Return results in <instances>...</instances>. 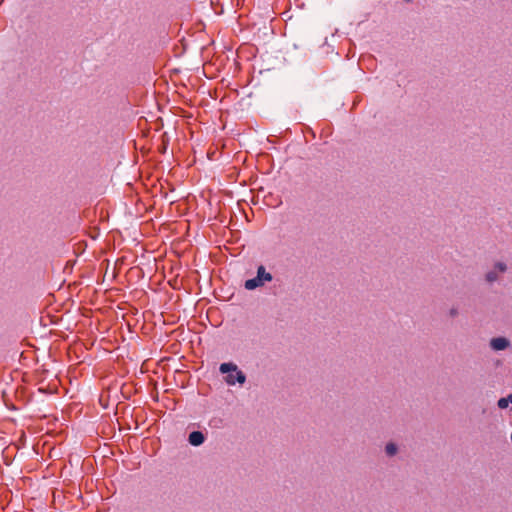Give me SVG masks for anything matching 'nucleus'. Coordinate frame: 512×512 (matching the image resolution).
I'll return each mask as SVG.
<instances>
[{
  "mask_svg": "<svg viewBox=\"0 0 512 512\" xmlns=\"http://www.w3.org/2000/svg\"><path fill=\"white\" fill-rule=\"evenodd\" d=\"M459 315V310L457 307L453 306L449 309V316L451 318H456Z\"/></svg>",
  "mask_w": 512,
  "mask_h": 512,
  "instance_id": "obj_8",
  "label": "nucleus"
},
{
  "mask_svg": "<svg viewBox=\"0 0 512 512\" xmlns=\"http://www.w3.org/2000/svg\"><path fill=\"white\" fill-rule=\"evenodd\" d=\"M219 371L221 374H227L224 381L229 386H234L236 383L243 385L246 382V375L233 362L220 364Z\"/></svg>",
  "mask_w": 512,
  "mask_h": 512,
  "instance_id": "obj_1",
  "label": "nucleus"
},
{
  "mask_svg": "<svg viewBox=\"0 0 512 512\" xmlns=\"http://www.w3.org/2000/svg\"><path fill=\"white\" fill-rule=\"evenodd\" d=\"M497 405L500 409H506L509 406V401L507 397L500 398L497 402Z\"/></svg>",
  "mask_w": 512,
  "mask_h": 512,
  "instance_id": "obj_7",
  "label": "nucleus"
},
{
  "mask_svg": "<svg viewBox=\"0 0 512 512\" xmlns=\"http://www.w3.org/2000/svg\"><path fill=\"white\" fill-rule=\"evenodd\" d=\"M507 271V265L504 262H496L494 264L493 270L488 271L485 274V280L492 284L496 281H498L499 276L498 273H505Z\"/></svg>",
  "mask_w": 512,
  "mask_h": 512,
  "instance_id": "obj_3",
  "label": "nucleus"
},
{
  "mask_svg": "<svg viewBox=\"0 0 512 512\" xmlns=\"http://www.w3.org/2000/svg\"><path fill=\"white\" fill-rule=\"evenodd\" d=\"M273 276L271 273L267 272L263 265H260L257 268V275L252 279H248L245 281L244 287L247 290H254L258 287H261L265 284V282L272 281Z\"/></svg>",
  "mask_w": 512,
  "mask_h": 512,
  "instance_id": "obj_2",
  "label": "nucleus"
},
{
  "mask_svg": "<svg viewBox=\"0 0 512 512\" xmlns=\"http://www.w3.org/2000/svg\"><path fill=\"white\" fill-rule=\"evenodd\" d=\"M507 400L509 401V403H512V393L507 396Z\"/></svg>",
  "mask_w": 512,
  "mask_h": 512,
  "instance_id": "obj_9",
  "label": "nucleus"
},
{
  "mask_svg": "<svg viewBox=\"0 0 512 512\" xmlns=\"http://www.w3.org/2000/svg\"><path fill=\"white\" fill-rule=\"evenodd\" d=\"M510 345L511 343L506 337H494L489 342V346L493 351L505 350L509 348Z\"/></svg>",
  "mask_w": 512,
  "mask_h": 512,
  "instance_id": "obj_4",
  "label": "nucleus"
},
{
  "mask_svg": "<svg viewBox=\"0 0 512 512\" xmlns=\"http://www.w3.org/2000/svg\"><path fill=\"white\" fill-rule=\"evenodd\" d=\"M397 452H398V447L395 443L389 442L386 444L385 453L387 454V456L393 457L397 454Z\"/></svg>",
  "mask_w": 512,
  "mask_h": 512,
  "instance_id": "obj_6",
  "label": "nucleus"
},
{
  "mask_svg": "<svg viewBox=\"0 0 512 512\" xmlns=\"http://www.w3.org/2000/svg\"><path fill=\"white\" fill-rule=\"evenodd\" d=\"M188 441L192 446H200L205 441V435L201 431H193L189 434Z\"/></svg>",
  "mask_w": 512,
  "mask_h": 512,
  "instance_id": "obj_5",
  "label": "nucleus"
}]
</instances>
